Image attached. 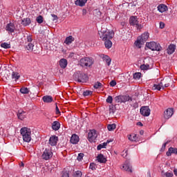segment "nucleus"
Masks as SVG:
<instances>
[{
	"label": "nucleus",
	"instance_id": "f257e3e1",
	"mask_svg": "<svg viewBox=\"0 0 177 177\" xmlns=\"http://www.w3.org/2000/svg\"><path fill=\"white\" fill-rule=\"evenodd\" d=\"M98 35L102 41H111L114 37V31L98 32Z\"/></svg>",
	"mask_w": 177,
	"mask_h": 177
},
{
	"label": "nucleus",
	"instance_id": "f03ea898",
	"mask_svg": "<svg viewBox=\"0 0 177 177\" xmlns=\"http://www.w3.org/2000/svg\"><path fill=\"white\" fill-rule=\"evenodd\" d=\"M21 135L24 142L27 143L31 142V129L27 127H23L20 130Z\"/></svg>",
	"mask_w": 177,
	"mask_h": 177
},
{
	"label": "nucleus",
	"instance_id": "7ed1b4c3",
	"mask_svg": "<svg viewBox=\"0 0 177 177\" xmlns=\"http://www.w3.org/2000/svg\"><path fill=\"white\" fill-rule=\"evenodd\" d=\"M130 26H136L137 30H142L143 28V25L139 23L137 16H131L129 18Z\"/></svg>",
	"mask_w": 177,
	"mask_h": 177
},
{
	"label": "nucleus",
	"instance_id": "20e7f679",
	"mask_svg": "<svg viewBox=\"0 0 177 177\" xmlns=\"http://www.w3.org/2000/svg\"><path fill=\"white\" fill-rule=\"evenodd\" d=\"M79 64L82 67H91L93 64V60L91 57H84L80 59Z\"/></svg>",
	"mask_w": 177,
	"mask_h": 177
},
{
	"label": "nucleus",
	"instance_id": "39448f33",
	"mask_svg": "<svg viewBox=\"0 0 177 177\" xmlns=\"http://www.w3.org/2000/svg\"><path fill=\"white\" fill-rule=\"evenodd\" d=\"M146 46L149 49H151V50H157V52H160L162 49L160 44H157L154 41L147 43Z\"/></svg>",
	"mask_w": 177,
	"mask_h": 177
},
{
	"label": "nucleus",
	"instance_id": "423d86ee",
	"mask_svg": "<svg viewBox=\"0 0 177 177\" xmlns=\"http://www.w3.org/2000/svg\"><path fill=\"white\" fill-rule=\"evenodd\" d=\"M116 103H127V102H132V98L129 95H118L115 97Z\"/></svg>",
	"mask_w": 177,
	"mask_h": 177
},
{
	"label": "nucleus",
	"instance_id": "0eeeda50",
	"mask_svg": "<svg viewBox=\"0 0 177 177\" xmlns=\"http://www.w3.org/2000/svg\"><path fill=\"white\" fill-rule=\"evenodd\" d=\"M97 138V133L96 132V130L93 129L90 130V131L88 133V140L91 143L96 142V138Z\"/></svg>",
	"mask_w": 177,
	"mask_h": 177
},
{
	"label": "nucleus",
	"instance_id": "6e6552de",
	"mask_svg": "<svg viewBox=\"0 0 177 177\" xmlns=\"http://www.w3.org/2000/svg\"><path fill=\"white\" fill-rule=\"evenodd\" d=\"M77 82H81L82 84H85L88 80V75L85 73H77Z\"/></svg>",
	"mask_w": 177,
	"mask_h": 177
},
{
	"label": "nucleus",
	"instance_id": "1a4fd4ad",
	"mask_svg": "<svg viewBox=\"0 0 177 177\" xmlns=\"http://www.w3.org/2000/svg\"><path fill=\"white\" fill-rule=\"evenodd\" d=\"M53 156V153H52V151H50V149H46L43 152L41 157L43 160H50V158H52Z\"/></svg>",
	"mask_w": 177,
	"mask_h": 177
},
{
	"label": "nucleus",
	"instance_id": "9d476101",
	"mask_svg": "<svg viewBox=\"0 0 177 177\" xmlns=\"http://www.w3.org/2000/svg\"><path fill=\"white\" fill-rule=\"evenodd\" d=\"M120 168L122 171H126L127 172L132 174V166H131V163L128 161H126Z\"/></svg>",
	"mask_w": 177,
	"mask_h": 177
},
{
	"label": "nucleus",
	"instance_id": "9b49d317",
	"mask_svg": "<svg viewBox=\"0 0 177 177\" xmlns=\"http://www.w3.org/2000/svg\"><path fill=\"white\" fill-rule=\"evenodd\" d=\"M150 108L149 106H142L140 113L144 117H149L150 115Z\"/></svg>",
	"mask_w": 177,
	"mask_h": 177
},
{
	"label": "nucleus",
	"instance_id": "f8f14e48",
	"mask_svg": "<svg viewBox=\"0 0 177 177\" xmlns=\"http://www.w3.org/2000/svg\"><path fill=\"white\" fill-rule=\"evenodd\" d=\"M172 115H174V109L172 108H169L164 112V118L165 120H169Z\"/></svg>",
	"mask_w": 177,
	"mask_h": 177
},
{
	"label": "nucleus",
	"instance_id": "ddd939ff",
	"mask_svg": "<svg viewBox=\"0 0 177 177\" xmlns=\"http://www.w3.org/2000/svg\"><path fill=\"white\" fill-rule=\"evenodd\" d=\"M176 50V45L171 44L167 48V55H173Z\"/></svg>",
	"mask_w": 177,
	"mask_h": 177
},
{
	"label": "nucleus",
	"instance_id": "4468645a",
	"mask_svg": "<svg viewBox=\"0 0 177 177\" xmlns=\"http://www.w3.org/2000/svg\"><path fill=\"white\" fill-rule=\"evenodd\" d=\"M27 117V112L24 111L23 110H19L17 112V118L19 120H21V121H23L24 118H26Z\"/></svg>",
	"mask_w": 177,
	"mask_h": 177
},
{
	"label": "nucleus",
	"instance_id": "2eb2a0df",
	"mask_svg": "<svg viewBox=\"0 0 177 177\" xmlns=\"http://www.w3.org/2000/svg\"><path fill=\"white\" fill-rule=\"evenodd\" d=\"M59 140V138L56 136H52L49 139V145L51 146H56L57 145V142Z\"/></svg>",
	"mask_w": 177,
	"mask_h": 177
},
{
	"label": "nucleus",
	"instance_id": "dca6fc26",
	"mask_svg": "<svg viewBox=\"0 0 177 177\" xmlns=\"http://www.w3.org/2000/svg\"><path fill=\"white\" fill-rule=\"evenodd\" d=\"M15 30H16V27L15 26V24L12 23H9L6 26V30L8 32H15Z\"/></svg>",
	"mask_w": 177,
	"mask_h": 177
},
{
	"label": "nucleus",
	"instance_id": "f3484780",
	"mask_svg": "<svg viewBox=\"0 0 177 177\" xmlns=\"http://www.w3.org/2000/svg\"><path fill=\"white\" fill-rule=\"evenodd\" d=\"M100 57H102L103 62H106L107 66H110V64H111V58H110V57H109V55L102 54L100 55Z\"/></svg>",
	"mask_w": 177,
	"mask_h": 177
},
{
	"label": "nucleus",
	"instance_id": "a211bd4d",
	"mask_svg": "<svg viewBox=\"0 0 177 177\" xmlns=\"http://www.w3.org/2000/svg\"><path fill=\"white\" fill-rule=\"evenodd\" d=\"M80 142V137L77 134H73L71 137V143L77 145Z\"/></svg>",
	"mask_w": 177,
	"mask_h": 177
},
{
	"label": "nucleus",
	"instance_id": "6ab92c4d",
	"mask_svg": "<svg viewBox=\"0 0 177 177\" xmlns=\"http://www.w3.org/2000/svg\"><path fill=\"white\" fill-rule=\"evenodd\" d=\"M97 160L98 162H100L101 164H105V162H107V159L104 157V155L102 153H100L97 156Z\"/></svg>",
	"mask_w": 177,
	"mask_h": 177
},
{
	"label": "nucleus",
	"instance_id": "aec40b11",
	"mask_svg": "<svg viewBox=\"0 0 177 177\" xmlns=\"http://www.w3.org/2000/svg\"><path fill=\"white\" fill-rule=\"evenodd\" d=\"M162 89H164L162 82H160L159 84H154L152 86L153 91H161Z\"/></svg>",
	"mask_w": 177,
	"mask_h": 177
},
{
	"label": "nucleus",
	"instance_id": "412c9836",
	"mask_svg": "<svg viewBox=\"0 0 177 177\" xmlns=\"http://www.w3.org/2000/svg\"><path fill=\"white\" fill-rule=\"evenodd\" d=\"M51 128L53 131H59L60 129V122L59 121H54L52 123Z\"/></svg>",
	"mask_w": 177,
	"mask_h": 177
},
{
	"label": "nucleus",
	"instance_id": "4be33fe9",
	"mask_svg": "<svg viewBox=\"0 0 177 177\" xmlns=\"http://www.w3.org/2000/svg\"><path fill=\"white\" fill-rule=\"evenodd\" d=\"M158 10L160 12V13H164V12H167V10H168V6L165 4H160L158 6Z\"/></svg>",
	"mask_w": 177,
	"mask_h": 177
},
{
	"label": "nucleus",
	"instance_id": "5701e85b",
	"mask_svg": "<svg viewBox=\"0 0 177 177\" xmlns=\"http://www.w3.org/2000/svg\"><path fill=\"white\" fill-rule=\"evenodd\" d=\"M149 37H150V34L148 32H145L141 36L138 37L140 38L141 41L146 42L149 39Z\"/></svg>",
	"mask_w": 177,
	"mask_h": 177
},
{
	"label": "nucleus",
	"instance_id": "b1692460",
	"mask_svg": "<svg viewBox=\"0 0 177 177\" xmlns=\"http://www.w3.org/2000/svg\"><path fill=\"white\" fill-rule=\"evenodd\" d=\"M42 100L44 103H52L53 97L50 95H45L42 97Z\"/></svg>",
	"mask_w": 177,
	"mask_h": 177
},
{
	"label": "nucleus",
	"instance_id": "393cba45",
	"mask_svg": "<svg viewBox=\"0 0 177 177\" xmlns=\"http://www.w3.org/2000/svg\"><path fill=\"white\" fill-rule=\"evenodd\" d=\"M167 157H169L171 154H177V148L170 147L166 153Z\"/></svg>",
	"mask_w": 177,
	"mask_h": 177
},
{
	"label": "nucleus",
	"instance_id": "a878e982",
	"mask_svg": "<svg viewBox=\"0 0 177 177\" xmlns=\"http://www.w3.org/2000/svg\"><path fill=\"white\" fill-rule=\"evenodd\" d=\"M88 2V0H76L75 1V4L76 6H80L82 8V6H85V4Z\"/></svg>",
	"mask_w": 177,
	"mask_h": 177
},
{
	"label": "nucleus",
	"instance_id": "bb28decb",
	"mask_svg": "<svg viewBox=\"0 0 177 177\" xmlns=\"http://www.w3.org/2000/svg\"><path fill=\"white\" fill-rule=\"evenodd\" d=\"M21 24L24 27H27V26H30V24H31V19H30V18H24L21 20Z\"/></svg>",
	"mask_w": 177,
	"mask_h": 177
},
{
	"label": "nucleus",
	"instance_id": "cd10ccee",
	"mask_svg": "<svg viewBox=\"0 0 177 177\" xmlns=\"http://www.w3.org/2000/svg\"><path fill=\"white\" fill-rule=\"evenodd\" d=\"M59 63L61 68H66V67H67V64H68L67 59L64 58L61 59Z\"/></svg>",
	"mask_w": 177,
	"mask_h": 177
},
{
	"label": "nucleus",
	"instance_id": "c85d7f7f",
	"mask_svg": "<svg viewBox=\"0 0 177 177\" xmlns=\"http://www.w3.org/2000/svg\"><path fill=\"white\" fill-rule=\"evenodd\" d=\"M74 37L73 36H68L65 39L64 44L66 45H71V44H73L74 42Z\"/></svg>",
	"mask_w": 177,
	"mask_h": 177
},
{
	"label": "nucleus",
	"instance_id": "c756f323",
	"mask_svg": "<svg viewBox=\"0 0 177 177\" xmlns=\"http://www.w3.org/2000/svg\"><path fill=\"white\" fill-rule=\"evenodd\" d=\"M12 80H15V81H17L18 80H20V73L18 72H12L11 75Z\"/></svg>",
	"mask_w": 177,
	"mask_h": 177
},
{
	"label": "nucleus",
	"instance_id": "7c9ffc66",
	"mask_svg": "<svg viewBox=\"0 0 177 177\" xmlns=\"http://www.w3.org/2000/svg\"><path fill=\"white\" fill-rule=\"evenodd\" d=\"M25 48L29 52H32V49H34V44L32 43L26 42Z\"/></svg>",
	"mask_w": 177,
	"mask_h": 177
},
{
	"label": "nucleus",
	"instance_id": "2f4dec72",
	"mask_svg": "<svg viewBox=\"0 0 177 177\" xmlns=\"http://www.w3.org/2000/svg\"><path fill=\"white\" fill-rule=\"evenodd\" d=\"M104 46L106 49H110L113 46V42H111V40H104Z\"/></svg>",
	"mask_w": 177,
	"mask_h": 177
},
{
	"label": "nucleus",
	"instance_id": "473e14b6",
	"mask_svg": "<svg viewBox=\"0 0 177 177\" xmlns=\"http://www.w3.org/2000/svg\"><path fill=\"white\" fill-rule=\"evenodd\" d=\"M19 92H21L23 95H27L30 93V89H28L27 87L23 86L20 88Z\"/></svg>",
	"mask_w": 177,
	"mask_h": 177
},
{
	"label": "nucleus",
	"instance_id": "72a5a7b5",
	"mask_svg": "<svg viewBox=\"0 0 177 177\" xmlns=\"http://www.w3.org/2000/svg\"><path fill=\"white\" fill-rule=\"evenodd\" d=\"M129 140L131 142H136L138 140V136L135 133H131L129 136Z\"/></svg>",
	"mask_w": 177,
	"mask_h": 177
},
{
	"label": "nucleus",
	"instance_id": "f704fd0d",
	"mask_svg": "<svg viewBox=\"0 0 177 177\" xmlns=\"http://www.w3.org/2000/svg\"><path fill=\"white\" fill-rule=\"evenodd\" d=\"M142 42H144L143 40L138 37L137 41L135 42L136 46H138V48H142Z\"/></svg>",
	"mask_w": 177,
	"mask_h": 177
},
{
	"label": "nucleus",
	"instance_id": "c9c22d12",
	"mask_svg": "<svg viewBox=\"0 0 177 177\" xmlns=\"http://www.w3.org/2000/svg\"><path fill=\"white\" fill-rule=\"evenodd\" d=\"M36 21L39 24H42L44 23V17L42 15H39L36 18Z\"/></svg>",
	"mask_w": 177,
	"mask_h": 177
},
{
	"label": "nucleus",
	"instance_id": "e433bc0d",
	"mask_svg": "<svg viewBox=\"0 0 177 177\" xmlns=\"http://www.w3.org/2000/svg\"><path fill=\"white\" fill-rule=\"evenodd\" d=\"M1 46L4 49H10V44H8L7 42L1 43Z\"/></svg>",
	"mask_w": 177,
	"mask_h": 177
},
{
	"label": "nucleus",
	"instance_id": "4c0bfd02",
	"mask_svg": "<svg viewBox=\"0 0 177 177\" xmlns=\"http://www.w3.org/2000/svg\"><path fill=\"white\" fill-rule=\"evenodd\" d=\"M106 146H107V143L103 142L102 144H100L97 147V150H102V149H106Z\"/></svg>",
	"mask_w": 177,
	"mask_h": 177
},
{
	"label": "nucleus",
	"instance_id": "58836bf2",
	"mask_svg": "<svg viewBox=\"0 0 177 177\" xmlns=\"http://www.w3.org/2000/svg\"><path fill=\"white\" fill-rule=\"evenodd\" d=\"M140 77H142V73H136L133 74L134 80H140Z\"/></svg>",
	"mask_w": 177,
	"mask_h": 177
},
{
	"label": "nucleus",
	"instance_id": "ea45409f",
	"mask_svg": "<svg viewBox=\"0 0 177 177\" xmlns=\"http://www.w3.org/2000/svg\"><path fill=\"white\" fill-rule=\"evenodd\" d=\"M108 130L109 131H114V129H115L116 126L115 124H109L107 126Z\"/></svg>",
	"mask_w": 177,
	"mask_h": 177
},
{
	"label": "nucleus",
	"instance_id": "a19ab883",
	"mask_svg": "<svg viewBox=\"0 0 177 177\" xmlns=\"http://www.w3.org/2000/svg\"><path fill=\"white\" fill-rule=\"evenodd\" d=\"M140 68L142 70H149V68H150V65H149L148 64H142L140 66Z\"/></svg>",
	"mask_w": 177,
	"mask_h": 177
},
{
	"label": "nucleus",
	"instance_id": "79ce46f5",
	"mask_svg": "<svg viewBox=\"0 0 177 177\" xmlns=\"http://www.w3.org/2000/svg\"><path fill=\"white\" fill-rule=\"evenodd\" d=\"M101 86H102V83H100V82H97L95 84H94V88L95 89H99V88H100Z\"/></svg>",
	"mask_w": 177,
	"mask_h": 177
},
{
	"label": "nucleus",
	"instance_id": "37998d69",
	"mask_svg": "<svg viewBox=\"0 0 177 177\" xmlns=\"http://www.w3.org/2000/svg\"><path fill=\"white\" fill-rule=\"evenodd\" d=\"M82 172L81 171H77L74 174L73 177H82Z\"/></svg>",
	"mask_w": 177,
	"mask_h": 177
},
{
	"label": "nucleus",
	"instance_id": "c03bdc74",
	"mask_svg": "<svg viewBox=\"0 0 177 177\" xmlns=\"http://www.w3.org/2000/svg\"><path fill=\"white\" fill-rule=\"evenodd\" d=\"M106 102V103H109L110 104H111V103H113V97L111 95H109Z\"/></svg>",
	"mask_w": 177,
	"mask_h": 177
},
{
	"label": "nucleus",
	"instance_id": "a18cd8bd",
	"mask_svg": "<svg viewBox=\"0 0 177 177\" xmlns=\"http://www.w3.org/2000/svg\"><path fill=\"white\" fill-rule=\"evenodd\" d=\"M26 42H27V44L32 42V36L31 35L27 36Z\"/></svg>",
	"mask_w": 177,
	"mask_h": 177
},
{
	"label": "nucleus",
	"instance_id": "49530a36",
	"mask_svg": "<svg viewBox=\"0 0 177 177\" xmlns=\"http://www.w3.org/2000/svg\"><path fill=\"white\" fill-rule=\"evenodd\" d=\"M96 17H97V19H102V12L99 11V10H96V14H95Z\"/></svg>",
	"mask_w": 177,
	"mask_h": 177
},
{
	"label": "nucleus",
	"instance_id": "de8ad7c7",
	"mask_svg": "<svg viewBox=\"0 0 177 177\" xmlns=\"http://www.w3.org/2000/svg\"><path fill=\"white\" fill-rule=\"evenodd\" d=\"M91 95H92V91H86L83 92V96H89Z\"/></svg>",
	"mask_w": 177,
	"mask_h": 177
},
{
	"label": "nucleus",
	"instance_id": "09e8293b",
	"mask_svg": "<svg viewBox=\"0 0 177 177\" xmlns=\"http://www.w3.org/2000/svg\"><path fill=\"white\" fill-rule=\"evenodd\" d=\"M82 158H84V153H79L78 156L77 158V160L78 161H82Z\"/></svg>",
	"mask_w": 177,
	"mask_h": 177
},
{
	"label": "nucleus",
	"instance_id": "8fccbe9b",
	"mask_svg": "<svg viewBox=\"0 0 177 177\" xmlns=\"http://www.w3.org/2000/svg\"><path fill=\"white\" fill-rule=\"evenodd\" d=\"M89 168L92 169V171H95L96 169V165L95 163H91Z\"/></svg>",
	"mask_w": 177,
	"mask_h": 177
},
{
	"label": "nucleus",
	"instance_id": "3c124183",
	"mask_svg": "<svg viewBox=\"0 0 177 177\" xmlns=\"http://www.w3.org/2000/svg\"><path fill=\"white\" fill-rule=\"evenodd\" d=\"M51 16L53 17V21H56V20H58L59 17L57 15L55 14H51Z\"/></svg>",
	"mask_w": 177,
	"mask_h": 177
},
{
	"label": "nucleus",
	"instance_id": "603ef678",
	"mask_svg": "<svg viewBox=\"0 0 177 177\" xmlns=\"http://www.w3.org/2000/svg\"><path fill=\"white\" fill-rule=\"evenodd\" d=\"M109 85L111 86H115L117 85V82H115V80H111L109 83Z\"/></svg>",
	"mask_w": 177,
	"mask_h": 177
},
{
	"label": "nucleus",
	"instance_id": "864d4df0",
	"mask_svg": "<svg viewBox=\"0 0 177 177\" xmlns=\"http://www.w3.org/2000/svg\"><path fill=\"white\" fill-rule=\"evenodd\" d=\"M165 175L166 177H172V176H174V173H172V172H166L165 174Z\"/></svg>",
	"mask_w": 177,
	"mask_h": 177
},
{
	"label": "nucleus",
	"instance_id": "5fc2aeb1",
	"mask_svg": "<svg viewBox=\"0 0 177 177\" xmlns=\"http://www.w3.org/2000/svg\"><path fill=\"white\" fill-rule=\"evenodd\" d=\"M168 142H165L162 145V148L160 149V151H164V150H165V147H167V145Z\"/></svg>",
	"mask_w": 177,
	"mask_h": 177
},
{
	"label": "nucleus",
	"instance_id": "6e6d98bb",
	"mask_svg": "<svg viewBox=\"0 0 177 177\" xmlns=\"http://www.w3.org/2000/svg\"><path fill=\"white\" fill-rule=\"evenodd\" d=\"M62 177H70V174L67 171H64L62 174Z\"/></svg>",
	"mask_w": 177,
	"mask_h": 177
},
{
	"label": "nucleus",
	"instance_id": "4d7b16f0",
	"mask_svg": "<svg viewBox=\"0 0 177 177\" xmlns=\"http://www.w3.org/2000/svg\"><path fill=\"white\" fill-rule=\"evenodd\" d=\"M164 27H165V24L163 22H160V28L162 29Z\"/></svg>",
	"mask_w": 177,
	"mask_h": 177
},
{
	"label": "nucleus",
	"instance_id": "13d9d810",
	"mask_svg": "<svg viewBox=\"0 0 177 177\" xmlns=\"http://www.w3.org/2000/svg\"><path fill=\"white\" fill-rule=\"evenodd\" d=\"M55 110H56V114H60V111L59 110V107L57 106H56Z\"/></svg>",
	"mask_w": 177,
	"mask_h": 177
},
{
	"label": "nucleus",
	"instance_id": "bf43d9fd",
	"mask_svg": "<svg viewBox=\"0 0 177 177\" xmlns=\"http://www.w3.org/2000/svg\"><path fill=\"white\" fill-rule=\"evenodd\" d=\"M87 13L86 9H83L82 10V15L85 16Z\"/></svg>",
	"mask_w": 177,
	"mask_h": 177
},
{
	"label": "nucleus",
	"instance_id": "052dcab7",
	"mask_svg": "<svg viewBox=\"0 0 177 177\" xmlns=\"http://www.w3.org/2000/svg\"><path fill=\"white\" fill-rule=\"evenodd\" d=\"M109 113H112V114H114V113H115L114 109H109Z\"/></svg>",
	"mask_w": 177,
	"mask_h": 177
},
{
	"label": "nucleus",
	"instance_id": "680f3d73",
	"mask_svg": "<svg viewBox=\"0 0 177 177\" xmlns=\"http://www.w3.org/2000/svg\"><path fill=\"white\" fill-rule=\"evenodd\" d=\"M169 86V84L167 83V84H165L164 86H163V88H168Z\"/></svg>",
	"mask_w": 177,
	"mask_h": 177
},
{
	"label": "nucleus",
	"instance_id": "e2e57ef3",
	"mask_svg": "<svg viewBox=\"0 0 177 177\" xmlns=\"http://www.w3.org/2000/svg\"><path fill=\"white\" fill-rule=\"evenodd\" d=\"M174 175H175L176 176H177V169H175L174 170Z\"/></svg>",
	"mask_w": 177,
	"mask_h": 177
},
{
	"label": "nucleus",
	"instance_id": "0e129e2a",
	"mask_svg": "<svg viewBox=\"0 0 177 177\" xmlns=\"http://www.w3.org/2000/svg\"><path fill=\"white\" fill-rule=\"evenodd\" d=\"M109 142H110V141L107 140L106 142H104V143H106V146H107V145H109Z\"/></svg>",
	"mask_w": 177,
	"mask_h": 177
},
{
	"label": "nucleus",
	"instance_id": "69168bd1",
	"mask_svg": "<svg viewBox=\"0 0 177 177\" xmlns=\"http://www.w3.org/2000/svg\"><path fill=\"white\" fill-rule=\"evenodd\" d=\"M140 135H142L143 131H140Z\"/></svg>",
	"mask_w": 177,
	"mask_h": 177
},
{
	"label": "nucleus",
	"instance_id": "338daca9",
	"mask_svg": "<svg viewBox=\"0 0 177 177\" xmlns=\"http://www.w3.org/2000/svg\"><path fill=\"white\" fill-rule=\"evenodd\" d=\"M138 124H139L140 125H141L142 127L143 126V124H142V122H138Z\"/></svg>",
	"mask_w": 177,
	"mask_h": 177
},
{
	"label": "nucleus",
	"instance_id": "774afa93",
	"mask_svg": "<svg viewBox=\"0 0 177 177\" xmlns=\"http://www.w3.org/2000/svg\"><path fill=\"white\" fill-rule=\"evenodd\" d=\"M21 167H24V163H21Z\"/></svg>",
	"mask_w": 177,
	"mask_h": 177
}]
</instances>
